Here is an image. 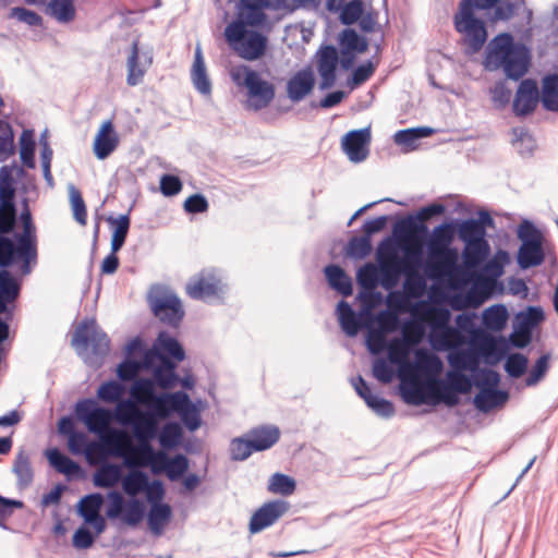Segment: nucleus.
I'll return each mask as SVG.
<instances>
[{"mask_svg": "<svg viewBox=\"0 0 558 558\" xmlns=\"http://www.w3.org/2000/svg\"><path fill=\"white\" fill-rule=\"evenodd\" d=\"M375 263H366L356 271L359 293L355 302L360 310L355 311L344 300L339 301L336 308L341 330L348 337H356L365 332V345L374 355L372 376L384 384V294L377 291L384 287V239L375 248Z\"/></svg>", "mask_w": 558, "mask_h": 558, "instance_id": "1", "label": "nucleus"}, {"mask_svg": "<svg viewBox=\"0 0 558 558\" xmlns=\"http://www.w3.org/2000/svg\"><path fill=\"white\" fill-rule=\"evenodd\" d=\"M12 228L0 226V268L20 265L21 274L29 275L37 265V235L28 208L22 211L20 218L22 232H14L16 226V208L13 213Z\"/></svg>", "mask_w": 558, "mask_h": 558, "instance_id": "2", "label": "nucleus"}, {"mask_svg": "<svg viewBox=\"0 0 558 558\" xmlns=\"http://www.w3.org/2000/svg\"><path fill=\"white\" fill-rule=\"evenodd\" d=\"M125 463L130 471L123 477L121 476L120 482L123 492L131 499L126 500L117 490L109 492L107 495L109 505L106 515L111 520L120 519L130 526H136L145 517V505L135 496L147 488L149 477L144 471L133 468L129 459H125Z\"/></svg>", "mask_w": 558, "mask_h": 558, "instance_id": "3", "label": "nucleus"}, {"mask_svg": "<svg viewBox=\"0 0 558 558\" xmlns=\"http://www.w3.org/2000/svg\"><path fill=\"white\" fill-rule=\"evenodd\" d=\"M483 64L487 71L502 69L507 78L519 81L529 71L531 51L510 33H500L488 43Z\"/></svg>", "mask_w": 558, "mask_h": 558, "instance_id": "4", "label": "nucleus"}, {"mask_svg": "<svg viewBox=\"0 0 558 558\" xmlns=\"http://www.w3.org/2000/svg\"><path fill=\"white\" fill-rule=\"evenodd\" d=\"M130 392L133 397L140 392L145 400L142 401V405L146 408L143 412V427L148 433V439L156 437L160 421L171 417L178 408L187 401V393L184 391L157 393L154 389V381L146 377L134 380Z\"/></svg>", "mask_w": 558, "mask_h": 558, "instance_id": "5", "label": "nucleus"}, {"mask_svg": "<svg viewBox=\"0 0 558 558\" xmlns=\"http://www.w3.org/2000/svg\"><path fill=\"white\" fill-rule=\"evenodd\" d=\"M72 345L86 364L99 366L109 353L110 339L95 319H85L76 327Z\"/></svg>", "mask_w": 558, "mask_h": 558, "instance_id": "6", "label": "nucleus"}, {"mask_svg": "<svg viewBox=\"0 0 558 558\" xmlns=\"http://www.w3.org/2000/svg\"><path fill=\"white\" fill-rule=\"evenodd\" d=\"M245 19H235L225 29V37L232 50L242 59L255 61L267 50L268 38L257 31L248 29Z\"/></svg>", "mask_w": 558, "mask_h": 558, "instance_id": "7", "label": "nucleus"}, {"mask_svg": "<svg viewBox=\"0 0 558 558\" xmlns=\"http://www.w3.org/2000/svg\"><path fill=\"white\" fill-rule=\"evenodd\" d=\"M232 80L238 86L247 89L250 106L255 110L266 108L275 98V87L268 81L260 77L259 73L243 65L233 71Z\"/></svg>", "mask_w": 558, "mask_h": 558, "instance_id": "8", "label": "nucleus"}, {"mask_svg": "<svg viewBox=\"0 0 558 558\" xmlns=\"http://www.w3.org/2000/svg\"><path fill=\"white\" fill-rule=\"evenodd\" d=\"M451 313L445 307L428 310L427 341L436 352H446L453 345L457 329L450 324Z\"/></svg>", "mask_w": 558, "mask_h": 558, "instance_id": "9", "label": "nucleus"}, {"mask_svg": "<svg viewBox=\"0 0 558 558\" xmlns=\"http://www.w3.org/2000/svg\"><path fill=\"white\" fill-rule=\"evenodd\" d=\"M21 283L5 268L0 269V351L2 344L10 337L9 323L13 319L15 302L20 296Z\"/></svg>", "mask_w": 558, "mask_h": 558, "instance_id": "10", "label": "nucleus"}, {"mask_svg": "<svg viewBox=\"0 0 558 558\" xmlns=\"http://www.w3.org/2000/svg\"><path fill=\"white\" fill-rule=\"evenodd\" d=\"M401 369L424 379V386L427 390H434L444 385L439 378L444 369L442 360L428 349H418L414 353L412 363L407 364Z\"/></svg>", "mask_w": 558, "mask_h": 558, "instance_id": "11", "label": "nucleus"}, {"mask_svg": "<svg viewBox=\"0 0 558 558\" xmlns=\"http://www.w3.org/2000/svg\"><path fill=\"white\" fill-rule=\"evenodd\" d=\"M142 401L145 400L141 397L140 392H136L135 397L130 392V398L122 399L116 403L112 411V421L118 422L122 426H130L137 440H147L148 433L143 427L144 410L137 408V404H142Z\"/></svg>", "mask_w": 558, "mask_h": 558, "instance_id": "12", "label": "nucleus"}, {"mask_svg": "<svg viewBox=\"0 0 558 558\" xmlns=\"http://www.w3.org/2000/svg\"><path fill=\"white\" fill-rule=\"evenodd\" d=\"M384 231V216L367 220L361 229V234L352 235L343 246L342 254L352 260H362L373 251L372 236Z\"/></svg>", "mask_w": 558, "mask_h": 558, "instance_id": "13", "label": "nucleus"}, {"mask_svg": "<svg viewBox=\"0 0 558 558\" xmlns=\"http://www.w3.org/2000/svg\"><path fill=\"white\" fill-rule=\"evenodd\" d=\"M435 390H427L424 386V379L405 373L401 369L399 393L402 400L410 405L438 404L439 400Z\"/></svg>", "mask_w": 558, "mask_h": 558, "instance_id": "14", "label": "nucleus"}, {"mask_svg": "<svg viewBox=\"0 0 558 558\" xmlns=\"http://www.w3.org/2000/svg\"><path fill=\"white\" fill-rule=\"evenodd\" d=\"M75 413L77 418L94 434H102L112 422V410L98 405L93 399L78 401L75 405Z\"/></svg>", "mask_w": 558, "mask_h": 558, "instance_id": "15", "label": "nucleus"}, {"mask_svg": "<svg viewBox=\"0 0 558 558\" xmlns=\"http://www.w3.org/2000/svg\"><path fill=\"white\" fill-rule=\"evenodd\" d=\"M150 304L154 315L170 327H178L184 317L181 300L174 293L157 295Z\"/></svg>", "mask_w": 558, "mask_h": 558, "instance_id": "16", "label": "nucleus"}, {"mask_svg": "<svg viewBox=\"0 0 558 558\" xmlns=\"http://www.w3.org/2000/svg\"><path fill=\"white\" fill-rule=\"evenodd\" d=\"M289 504L284 500H271L265 502L251 517L248 530L252 534L262 532L263 530L275 524L287 511Z\"/></svg>", "mask_w": 558, "mask_h": 558, "instance_id": "17", "label": "nucleus"}, {"mask_svg": "<svg viewBox=\"0 0 558 558\" xmlns=\"http://www.w3.org/2000/svg\"><path fill=\"white\" fill-rule=\"evenodd\" d=\"M186 292L194 300L208 301L222 292L221 280L211 270L202 271L186 284Z\"/></svg>", "mask_w": 558, "mask_h": 558, "instance_id": "18", "label": "nucleus"}, {"mask_svg": "<svg viewBox=\"0 0 558 558\" xmlns=\"http://www.w3.org/2000/svg\"><path fill=\"white\" fill-rule=\"evenodd\" d=\"M146 362L151 363V360H172L175 363L181 362L185 357V352L180 342L168 335L166 331L159 332L151 349L145 351Z\"/></svg>", "mask_w": 558, "mask_h": 558, "instance_id": "19", "label": "nucleus"}, {"mask_svg": "<svg viewBox=\"0 0 558 558\" xmlns=\"http://www.w3.org/2000/svg\"><path fill=\"white\" fill-rule=\"evenodd\" d=\"M317 72L320 76L318 88L327 90L337 81V68L339 65V52L332 45L324 46L317 52Z\"/></svg>", "mask_w": 558, "mask_h": 558, "instance_id": "20", "label": "nucleus"}, {"mask_svg": "<svg viewBox=\"0 0 558 558\" xmlns=\"http://www.w3.org/2000/svg\"><path fill=\"white\" fill-rule=\"evenodd\" d=\"M539 101L537 82L533 78L522 80L515 93L512 110L517 117L523 118L534 112Z\"/></svg>", "mask_w": 558, "mask_h": 558, "instance_id": "21", "label": "nucleus"}, {"mask_svg": "<svg viewBox=\"0 0 558 558\" xmlns=\"http://www.w3.org/2000/svg\"><path fill=\"white\" fill-rule=\"evenodd\" d=\"M371 133L368 129H360L348 132L341 141V146L349 160L361 162L368 156Z\"/></svg>", "mask_w": 558, "mask_h": 558, "instance_id": "22", "label": "nucleus"}, {"mask_svg": "<svg viewBox=\"0 0 558 558\" xmlns=\"http://www.w3.org/2000/svg\"><path fill=\"white\" fill-rule=\"evenodd\" d=\"M177 363L172 360H151V363L146 362L144 356V369L151 371L154 381V389L156 386L161 389H171L175 387L179 381V375L175 373Z\"/></svg>", "mask_w": 558, "mask_h": 558, "instance_id": "23", "label": "nucleus"}, {"mask_svg": "<svg viewBox=\"0 0 558 558\" xmlns=\"http://www.w3.org/2000/svg\"><path fill=\"white\" fill-rule=\"evenodd\" d=\"M458 33L464 34L463 43L466 45L465 54L477 53L487 40V29L483 20H474L470 23L454 22Z\"/></svg>", "mask_w": 558, "mask_h": 558, "instance_id": "24", "label": "nucleus"}, {"mask_svg": "<svg viewBox=\"0 0 558 558\" xmlns=\"http://www.w3.org/2000/svg\"><path fill=\"white\" fill-rule=\"evenodd\" d=\"M153 57L149 53H140L138 41L132 43L131 52L128 58L126 83L129 86H136L142 83L147 68L151 64Z\"/></svg>", "mask_w": 558, "mask_h": 558, "instance_id": "25", "label": "nucleus"}, {"mask_svg": "<svg viewBox=\"0 0 558 558\" xmlns=\"http://www.w3.org/2000/svg\"><path fill=\"white\" fill-rule=\"evenodd\" d=\"M271 7L269 0H239L236 19H245L250 27L262 26L267 20L265 10Z\"/></svg>", "mask_w": 558, "mask_h": 558, "instance_id": "26", "label": "nucleus"}, {"mask_svg": "<svg viewBox=\"0 0 558 558\" xmlns=\"http://www.w3.org/2000/svg\"><path fill=\"white\" fill-rule=\"evenodd\" d=\"M502 359H505V372L508 374L509 377L517 379L522 377L526 373L529 366V359L526 355L520 352L507 353L506 350H502L500 352L490 354L486 359V363L495 365Z\"/></svg>", "mask_w": 558, "mask_h": 558, "instance_id": "27", "label": "nucleus"}, {"mask_svg": "<svg viewBox=\"0 0 558 558\" xmlns=\"http://www.w3.org/2000/svg\"><path fill=\"white\" fill-rule=\"evenodd\" d=\"M119 137L113 129V124L110 120L105 121L94 142V153L100 160L109 157L118 147Z\"/></svg>", "mask_w": 558, "mask_h": 558, "instance_id": "28", "label": "nucleus"}, {"mask_svg": "<svg viewBox=\"0 0 558 558\" xmlns=\"http://www.w3.org/2000/svg\"><path fill=\"white\" fill-rule=\"evenodd\" d=\"M315 85V77L310 69L298 71L288 82L287 92L289 98L299 102L312 92Z\"/></svg>", "mask_w": 558, "mask_h": 558, "instance_id": "29", "label": "nucleus"}, {"mask_svg": "<svg viewBox=\"0 0 558 558\" xmlns=\"http://www.w3.org/2000/svg\"><path fill=\"white\" fill-rule=\"evenodd\" d=\"M324 275L326 277L328 286L342 295L343 298L351 296L353 294V282L352 278L345 272V270L336 264H329L324 268Z\"/></svg>", "mask_w": 558, "mask_h": 558, "instance_id": "30", "label": "nucleus"}, {"mask_svg": "<svg viewBox=\"0 0 558 558\" xmlns=\"http://www.w3.org/2000/svg\"><path fill=\"white\" fill-rule=\"evenodd\" d=\"M490 246L485 238L464 243L462 259L470 269H477L489 256Z\"/></svg>", "mask_w": 558, "mask_h": 558, "instance_id": "31", "label": "nucleus"}, {"mask_svg": "<svg viewBox=\"0 0 558 558\" xmlns=\"http://www.w3.org/2000/svg\"><path fill=\"white\" fill-rule=\"evenodd\" d=\"M509 399V392L499 388H482L475 395L473 403L475 408L483 412L488 413L493 409L505 404Z\"/></svg>", "mask_w": 558, "mask_h": 558, "instance_id": "32", "label": "nucleus"}, {"mask_svg": "<svg viewBox=\"0 0 558 558\" xmlns=\"http://www.w3.org/2000/svg\"><path fill=\"white\" fill-rule=\"evenodd\" d=\"M350 383L356 395L364 400L365 404L377 415L384 416V397L375 393L361 375L352 377Z\"/></svg>", "mask_w": 558, "mask_h": 558, "instance_id": "33", "label": "nucleus"}, {"mask_svg": "<svg viewBox=\"0 0 558 558\" xmlns=\"http://www.w3.org/2000/svg\"><path fill=\"white\" fill-rule=\"evenodd\" d=\"M15 190L10 182V179H2L0 182V226L7 229L12 228L13 213L15 207L14 203Z\"/></svg>", "mask_w": 558, "mask_h": 558, "instance_id": "34", "label": "nucleus"}, {"mask_svg": "<svg viewBox=\"0 0 558 558\" xmlns=\"http://www.w3.org/2000/svg\"><path fill=\"white\" fill-rule=\"evenodd\" d=\"M545 260L543 243L521 244L517 253L520 269L526 270L541 266Z\"/></svg>", "mask_w": 558, "mask_h": 558, "instance_id": "35", "label": "nucleus"}, {"mask_svg": "<svg viewBox=\"0 0 558 558\" xmlns=\"http://www.w3.org/2000/svg\"><path fill=\"white\" fill-rule=\"evenodd\" d=\"M149 452L163 460L166 463L165 473L172 482L180 480L189 470V459L182 453L169 458L165 451H156L154 448H149Z\"/></svg>", "mask_w": 558, "mask_h": 558, "instance_id": "36", "label": "nucleus"}, {"mask_svg": "<svg viewBox=\"0 0 558 558\" xmlns=\"http://www.w3.org/2000/svg\"><path fill=\"white\" fill-rule=\"evenodd\" d=\"M255 451H264L271 448L280 438L277 426L266 425L253 428L247 434Z\"/></svg>", "mask_w": 558, "mask_h": 558, "instance_id": "37", "label": "nucleus"}, {"mask_svg": "<svg viewBox=\"0 0 558 558\" xmlns=\"http://www.w3.org/2000/svg\"><path fill=\"white\" fill-rule=\"evenodd\" d=\"M436 133L430 126H416L399 130L393 135L396 144L403 146L405 151H411L417 147V141L429 137Z\"/></svg>", "mask_w": 558, "mask_h": 558, "instance_id": "38", "label": "nucleus"}, {"mask_svg": "<svg viewBox=\"0 0 558 558\" xmlns=\"http://www.w3.org/2000/svg\"><path fill=\"white\" fill-rule=\"evenodd\" d=\"M163 450H172L179 447L183 439V429L180 423L169 421L157 432L156 437Z\"/></svg>", "mask_w": 558, "mask_h": 558, "instance_id": "39", "label": "nucleus"}, {"mask_svg": "<svg viewBox=\"0 0 558 558\" xmlns=\"http://www.w3.org/2000/svg\"><path fill=\"white\" fill-rule=\"evenodd\" d=\"M545 319L541 306L529 305L526 310L518 312L512 320V327L533 332L534 328Z\"/></svg>", "mask_w": 558, "mask_h": 558, "instance_id": "40", "label": "nucleus"}, {"mask_svg": "<svg viewBox=\"0 0 558 558\" xmlns=\"http://www.w3.org/2000/svg\"><path fill=\"white\" fill-rule=\"evenodd\" d=\"M483 324L492 331H502L509 319V312L504 304L492 305L483 312Z\"/></svg>", "mask_w": 558, "mask_h": 558, "instance_id": "41", "label": "nucleus"}, {"mask_svg": "<svg viewBox=\"0 0 558 558\" xmlns=\"http://www.w3.org/2000/svg\"><path fill=\"white\" fill-rule=\"evenodd\" d=\"M428 311L423 314H411L401 322V332L404 338L423 339L427 332Z\"/></svg>", "mask_w": 558, "mask_h": 558, "instance_id": "42", "label": "nucleus"}, {"mask_svg": "<svg viewBox=\"0 0 558 558\" xmlns=\"http://www.w3.org/2000/svg\"><path fill=\"white\" fill-rule=\"evenodd\" d=\"M192 81L197 92L203 95L211 93V83L208 78L205 62L199 48H196L195 58L192 68Z\"/></svg>", "mask_w": 558, "mask_h": 558, "instance_id": "43", "label": "nucleus"}, {"mask_svg": "<svg viewBox=\"0 0 558 558\" xmlns=\"http://www.w3.org/2000/svg\"><path fill=\"white\" fill-rule=\"evenodd\" d=\"M46 456L49 463L61 474L73 476L81 472L80 464L65 456L58 448L49 449Z\"/></svg>", "mask_w": 558, "mask_h": 558, "instance_id": "44", "label": "nucleus"}, {"mask_svg": "<svg viewBox=\"0 0 558 558\" xmlns=\"http://www.w3.org/2000/svg\"><path fill=\"white\" fill-rule=\"evenodd\" d=\"M393 232L399 235L427 234L428 228L418 213H415L396 221Z\"/></svg>", "mask_w": 558, "mask_h": 558, "instance_id": "45", "label": "nucleus"}, {"mask_svg": "<svg viewBox=\"0 0 558 558\" xmlns=\"http://www.w3.org/2000/svg\"><path fill=\"white\" fill-rule=\"evenodd\" d=\"M107 221L111 227H113L111 248L114 252H119L123 247L128 238L131 225L130 214L121 215L119 218L110 216L107 218Z\"/></svg>", "mask_w": 558, "mask_h": 558, "instance_id": "46", "label": "nucleus"}, {"mask_svg": "<svg viewBox=\"0 0 558 558\" xmlns=\"http://www.w3.org/2000/svg\"><path fill=\"white\" fill-rule=\"evenodd\" d=\"M170 518L171 508L168 504H153L147 514V522L150 531L155 535H160L163 530V525L170 520Z\"/></svg>", "mask_w": 558, "mask_h": 558, "instance_id": "47", "label": "nucleus"}, {"mask_svg": "<svg viewBox=\"0 0 558 558\" xmlns=\"http://www.w3.org/2000/svg\"><path fill=\"white\" fill-rule=\"evenodd\" d=\"M541 101L546 110L558 111V74L544 76Z\"/></svg>", "mask_w": 558, "mask_h": 558, "instance_id": "48", "label": "nucleus"}, {"mask_svg": "<svg viewBox=\"0 0 558 558\" xmlns=\"http://www.w3.org/2000/svg\"><path fill=\"white\" fill-rule=\"evenodd\" d=\"M454 227L459 239L463 243L486 236V230L474 218L457 220Z\"/></svg>", "mask_w": 558, "mask_h": 558, "instance_id": "49", "label": "nucleus"}, {"mask_svg": "<svg viewBox=\"0 0 558 558\" xmlns=\"http://www.w3.org/2000/svg\"><path fill=\"white\" fill-rule=\"evenodd\" d=\"M13 472L17 477V485L22 488L29 486L34 478L28 454L21 450L14 460Z\"/></svg>", "mask_w": 558, "mask_h": 558, "instance_id": "50", "label": "nucleus"}, {"mask_svg": "<svg viewBox=\"0 0 558 558\" xmlns=\"http://www.w3.org/2000/svg\"><path fill=\"white\" fill-rule=\"evenodd\" d=\"M121 470L118 465L108 463L100 466L94 474V485L102 488H110L121 481Z\"/></svg>", "mask_w": 558, "mask_h": 558, "instance_id": "51", "label": "nucleus"}, {"mask_svg": "<svg viewBox=\"0 0 558 558\" xmlns=\"http://www.w3.org/2000/svg\"><path fill=\"white\" fill-rule=\"evenodd\" d=\"M175 414L180 416L183 425L190 432H195L202 425L201 412L198 408L191 401L189 396L187 401L178 408Z\"/></svg>", "mask_w": 558, "mask_h": 558, "instance_id": "52", "label": "nucleus"}, {"mask_svg": "<svg viewBox=\"0 0 558 558\" xmlns=\"http://www.w3.org/2000/svg\"><path fill=\"white\" fill-rule=\"evenodd\" d=\"M150 440L151 439H140L136 452L138 453L144 466H150V470L154 474H160L165 472L166 463L163 460L156 458L153 453L149 452V448H154L150 445Z\"/></svg>", "mask_w": 558, "mask_h": 558, "instance_id": "53", "label": "nucleus"}, {"mask_svg": "<svg viewBox=\"0 0 558 558\" xmlns=\"http://www.w3.org/2000/svg\"><path fill=\"white\" fill-rule=\"evenodd\" d=\"M47 11L60 23H69L75 17L73 0H50Z\"/></svg>", "mask_w": 558, "mask_h": 558, "instance_id": "54", "label": "nucleus"}, {"mask_svg": "<svg viewBox=\"0 0 558 558\" xmlns=\"http://www.w3.org/2000/svg\"><path fill=\"white\" fill-rule=\"evenodd\" d=\"M102 505L104 497L100 493L88 494L80 500L77 505V512L85 521L86 518H93L100 514Z\"/></svg>", "mask_w": 558, "mask_h": 558, "instance_id": "55", "label": "nucleus"}, {"mask_svg": "<svg viewBox=\"0 0 558 558\" xmlns=\"http://www.w3.org/2000/svg\"><path fill=\"white\" fill-rule=\"evenodd\" d=\"M296 483L294 478L282 473H275L268 481V490L272 494L290 496L294 493Z\"/></svg>", "mask_w": 558, "mask_h": 558, "instance_id": "56", "label": "nucleus"}, {"mask_svg": "<svg viewBox=\"0 0 558 558\" xmlns=\"http://www.w3.org/2000/svg\"><path fill=\"white\" fill-rule=\"evenodd\" d=\"M124 392L125 387L121 383L117 380H109L100 385L97 396L104 402L117 403L122 400Z\"/></svg>", "mask_w": 558, "mask_h": 558, "instance_id": "57", "label": "nucleus"}, {"mask_svg": "<svg viewBox=\"0 0 558 558\" xmlns=\"http://www.w3.org/2000/svg\"><path fill=\"white\" fill-rule=\"evenodd\" d=\"M20 157L23 165L35 168V141L32 131H24L21 136Z\"/></svg>", "mask_w": 558, "mask_h": 558, "instance_id": "58", "label": "nucleus"}, {"mask_svg": "<svg viewBox=\"0 0 558 558\" xmlns=\"http://www.w3.org/2000/svg\"><path fill=\"white\" fill-rule=\"evenodd\" d=\"M141 369H144V357L141 361H137L126 356L124 361L119 364L117 375L122 381L132 380L133 384L134 380L137 379L136 375Z\"/></svg>", "mask_w": 558, "mask_h": 558, "instance_id": "59", "label": "nucleus"}, {"mask_svg": "<svg viewBox=\"0 0 558 558\" xmlns=\"http://www.w3.org/2000/svg\"><path fill=\"white\" fill-rule=\"evenodd\" d=\"M549 360L550 354L545 353L542 354L533 364L529 376L525 378V385L527 387H533L537 385L547 374L549 369Z\"/></svg>", "mask_w": 558, "mask_h": 558, "instance_id": "60", "label": "nucleus"}, {"mask_svg": "<svg viewBox=\"0 0 558 558\" xmlns=\"http://www.w3.org/2000/svg\"><path fill=\"white\" fill-rule=\"evenodd\" d=\"M341 49L355 52H363L367 49V43L364 37L360 36L354 29L345 28L340 36Z\"/></svg>", "mask_w": 558, "mask_h": 558, "instance_id": "61", "label": "nucleus"}, {"mask_svg": "<svg viewBox=\"0 0 558 558\" xmlns=\"http://www.w3.org/2000/svg\"><path fill=\"white\" fill-rule=\"evenodd\" d=\"M254 451L255 448H253V445L247 435L244 437L234 438L230 444V457L233 461H244Z\"/></svg>", "mask_w": 558, "mask_h": 558, "instance_id": "62", "label": "nucleus"}, {"mask_svg": "<svg viewBox=\"0 0 558 558\" xmlns=\"http://www.w3.org/2000/svg\"><path fill=\"white\" fill-rule=\"evenodd\" d=\"M340 11V22L343 25H352L356 23L364 12V5L361 0H351L348 3H343Z\"/></svg>", "mask_w": 558, "mask_h": 558, "instance_id": "63", "label": "nucleus"}, {"mask_svg": "<svg viewBox=\"0 0 558 558\" xmlns=\"http://www.w3.org/2000/svg\"><path fill=\"white\" fill-rule=\"evenodd\" d=\"M517 236L521 241V244L529 243H543V234L541 230L527 219H524L517 230Z\"/></svg>", "mask_w": 558, "mask_h": 558, "instance_id": "64", "label": "nucleus"}]
</instances>
